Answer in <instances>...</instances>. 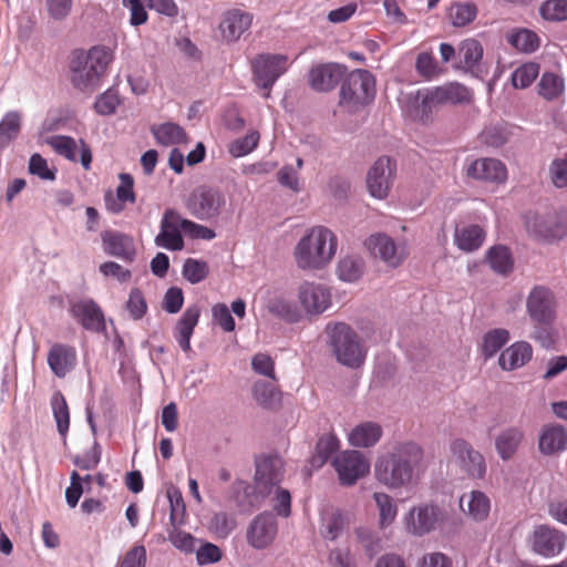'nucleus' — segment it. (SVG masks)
<instances>
[{
	"mask_svg": "<svg viewBox=\"0 0 567 567\" xmlns=\"http://www.w3.org/2000/svg\"><path fill=\"white\" fill-rule=\"evenodd\" d=\"M330 567H358L354 554L349 547H336L328 554Z\"/></svg>",
	"mask_w": 567,
	"mask_h": 567,
	"instance_id": "obj_58",
	"label": "nucleus"
},
{
	"mask_svg": "<svg viewBox=\"0 0 567 567\" xmlns=\"http://www.w3.org/2000/svg\"><path fill=\"white\" fill-rule=\"evenodd\" d=\"M539 12L545 20H567V0H547L540 6Z\"/></svg>",
	"mask_w": 567,
	"mask_h": 567,
	"instance_id": "obj_54",
	"label": "nucleus"
},
{
	"mask_svg": "<svg viewBox=\"0 0 567 567\" xmlns=\"http://www.w3.org/2000/svg\"><path fill=\"white\" fill-rule=\"evenodd\" d=\"M126 309L134 320H138L145 315L147 305L140 289L135 288L131 290L126 302Z\"/></svg>",
	"mask_w": 567,
	"mask_h": 567,
	"instance_id": "obj_63",
	"label": "nucleus"
},
{
	"mask_svg": "<svg viewBox=\"0 0 567 567\" xmlns=\"http://www.w3.org/2000/svg\"><path fill=\"white\" fill-rule=\"evenodd\" d=\"M509 42L513 47L523 52H533L539 45L538 37L536 33L526 29L511 34Z\"/></svg>",
	"mask_w": 567,
	"mask_h": 567,
	"instance_id": "obj_55",
	"label": "nucleus"
},
{
	"mask_svg": "<svg viewBox=\"0 0 567 567\" xmlns=\"http://www.w3.org/2000/svg\"><path fill=\"white\" fill-rule=\"evenodd\" d=\"M538 94L546 101L559 99L565 92V80L559 74L545 72L537 84Z\"/></svg>",
	"mask_w": 567,
	"mask_h": 567,
	"instance_id": "obj_37",
	"label": "nucleus"
},
{
	"mask_svg": "<svg viewBox=\"0 0 567 567\" xmlns=\"http://www.w3.org/2000/svg\"><path fill=\"white\" fill-rule=\"evenodd\" d=\"M485 238L484 230L478 225H467L455 229L454 241L456 246L466 252L478 249Z\"/></svg>",
	"mask_w": 567,
	"mask_h": 567,
	"instance_id": "obj_34",
	"label": "nucleus"
},
{
	"mask_svg": "<svg viewBox=\"0 0 567 567\" xmlns=\"http://www.w3.org/2000/svg\"><path fill=\"white\" fill-rule=\"evenodd\" d=\"M184 221L185 218L175 209H166L161 220L159 233L154 239L155 245L172 251L182 250L184 248L182 235V231L184 233Z\"/></svg>",
	"mask_w": 567,
	"mask_h": 567,
	"instance_id": "obj_14",
	"label": "nucleus"
},
{
	"mask_svg": "<svg viewBox=\"0 0 567 567\" xmlns=\"http://www.w3.org/2000/svg\"><path fill=\"white\" fill-rule=\"evenodd\" d=\"M532 549L543 557L559 555L567 543V535L549 525H538L532 535Z\"/></svg>",
	"mask_w": 567,
	"mask_h": 567,
	"instance_id": "obj_16",
	"label": "nucleus"
},
{
	"mask_svg": "<svg viewBox=\"0 0 567 567\" xmlns=\"http://www.w3.org/2000/svg\"><path fill=\"white\" fill-rule=\"evenodd\" d=\"M285 475V463L280 456L266 455L256 460L254 476L255 493L264 498L272 494L275 487L280 486Z\"/></svg>",
	"mask_w": 567,
	"mask_h": 567,
	"instance_id": "obj_7",
	"label": "nucleus"
},
{
	"mask_svg": "<svg viewBox=\"0 0 567 567\" xmlns=\"http://www.w3.org/2000/svg\"><path fill=\"white\" fill-rule=\"evenodd\" d=\"M539 65L537 63H525L518 66L512 74L511 81L516 89L528 87L537 78Z\"/></svg>",
	"mask_w": 567,
	"mask_h": 567,
	"instance_id": "obj_51",
	"label": "nucleus"
},
{
	"mask_svg": "<svg viewBox=\"0 0 567 567\" xmlns=\"http://www.w3.org/2000/svg\"><path fill=\"white\" fill-rule=\"evenodd\" d=\"M120 99L115 90H106L94 103L95 111L101 115H111L115 112Z\"/></svg>",
	"mask_w": 567,
	"mask_h": 567,
	"instance_id": "obj_60",
	"label": "nucleus"
},
{
	"mask_svg": "<svg viewBox=\"0 0 567 567\" xmlns=\"http://www.w3.org/2000/svg\"><path fill=\"white\" fill-rule=\"evenodd\" d=\"M199 315V307L190 306L184 311L183 316L177 321L175 327V339L184 352H189L192 350L190 338L198 323Z\"/></svg>",
	"mask_w": 567,
	"mask_h": 567,
	"instance_id": "obj_31",
	"label": "nucleus"
},
{
	"mask_svg": "<svg viewBox=\"0 0 567 567\" xmlns=\"http://www.w3.org/2000/svg\"><path fill=\"white\" fill-rule=\"evenodd\" d=\"M277 532L276 517L269 512H264L250 522L246 532V539L252 548L265 549L274 543Z\"/></svg>",
	"mask_w": 567,
	"mask_h": 567,
	"instance_id": "obj_17",
	"label": "nucleus"
},
{
	"mask_svg": "<svg viewBox=\"0 0 567 567\" xmlns=\"http://www.w3.org/2000/svg\"><path fill=\"white\" fill-rule=\"evenodd\" d=\"M396 165L386 157H379L367 175L368 190L374 198L383 199L389 195L395 176Z\"/></svg>",
	"mask_w": 567,
	"mask_h": 567,
	"instance_id": "obj_15",
	"label": "nucleus"
},
{
	"mask_svg": "<svg viewBox=\"0 0 567 567\" xmlns=\"http://www.w3.org/2000/svg\"><path fill=\"white\" fill-rule=\"evenodd\" d=\"M346 68L337 63L318 64L310 69L308 83L317 92L333 90L343 79Z\"/></svg>",
	"mask_w": 567,
	"mask_h": 567,
	"instance_id": "obj_22",
	"label": "nucleus"
},
{
	"mask_svg": "<svg viewBox=\"0 0 567 567\" xmlns=\"http://www.w3.org/2000/svg\"><path fill=\"white\" fill-rule=\"evenodd\" d=\"M113 59V50L105 45H95L87 52H74L70 63L73 86L82 92L95 91Z\"/></svg>",
	"mask_w": 567,
	"mask_h": 567,
	"instance_id": "obj_4",
	"label": "nucleus"
},
{
	"mask_svg": "<svg viewBox=\"0 0 567 567\" xmlns=\"http://www.w3.org/2000/svg\"><path fill=\"white\" fill-rule=\"evenodd\" d=\"M526 227L533 236L546 240L560 238L566 233V228L554 216H535L527 221Z\"/></svg>",
	"mask_w": 567,
	"mask_h": 567,
	"instance_id": "obj_32",
	"label": "nucleus"
},
{
	"mask_svg": "<svg viewBox=\"0 0 567 567\" xmlns=\"http://www.w3.org/2000/svg\"><path fill=\"white\" fill-rule=\"evenodd\" d=\"M21 131V115L17 111L4 114L0 121V150L14 141Z\"/></svg>",
	"mask_w": 567,
	"mask_h": 567,
	"instance_id": "obj_40",
	"label": "nucleus"
},
{
	"mask_svg": "<svg viewBox=\"0 0 567 567\" xmlns=\"http://www.w3.org/2000/svg\"><path fill=\"white\" fill-rule=\"evenodd\" d=\"M297 300L301 311L308 316H320L332 305L330 289L315 281H302L297 288Z\"/></svg>",
	"mask_w": 567,
	"mask_h": 567,
	"instance_id": "obj_10",
	"label": "nucleus"
},
{
	"mask_svg": "<svg viewBox=\"0 0 567 567\" xmlns=\"http://www.w3.org/2000/svg\"><path fill=\"white\" fill-rule=\"evenodd\" d=\"M340 442L334 435H323L316 444V452L310 458L315 468H320L331 455L339 449Z\"/></svg>",
	"mask_w": 567,
	"mask_h": 567,
	"instance_id": "obj_43",
	"label": "nucleus"
},
{
	"mask_svg": "<svg viewBox=\"0 0 567 567\" xmlns=\"http://www.w3.org/2000/svg\"><path fill=\"white\" fill-rule=\"evenodd\" d=\"M443 522L442 509L434 504L413 506L403 517L405 532L414 537H423L434 532Z\"/></svg>",
	"mask_w": 567,
	"mask_h": 567,
	"instance_id": "obj_8",
	"label": "nucleus"
},
{
	"mask_svg": "<svg viewBox=\"0 0 567 567\" xmlns=\"http://www.w3.org/2000/svg\"><path fill=\"white\" fill-rule=\"evenodd\" d=\"M76 352L73 347L55 343L48 353V364L58 378H64L75 365Z\"/></svg>",
	"mask_w": 567,
	"mask_h": 567,
	"instance_id": "obj_27",
	"label": "nucleus"
},
{
	"mask_svg": "<svg viewBox=\"0 0 567 567\" xmlns=\"http://www.w3.org/2000/svg\"><path fill=\"white\" fill-rule=\"evenodd\" d=\"M337 247V236L329 228L313 226L297 243L293 258L302 270H320L331 262Z\"/></svg>",
	"mask_w": 567,
	"mask_h": 567,
	"instance_id": "obj_3",
	"label": "nucleus"
},
{
	"mask_svg": "<svg viewBox=\"0 0 567 567\" xmlns=\"http://www.w3.org/2000/svg\"><path fill=\"white\" fill-rule=\"evenodd\" d=\"M209 268L206 261L188 258L183 266V276L190 284L195 285L208 276Z\"/></svg>",
	"mask_w": 567,
	"mask_h": 567,
	"instance_id": "obj_53",
	"label": "nucleus"
},
{
	"mask_svg": "<svg viewBox=\"0 0 567 567\" xmlns=\"http://www.w3.org/2000/svg\"><path fill=\"white\" fill-rule=\"evenodd\" d=\"M373 501L379 512L380 528L384 529L395 520L398 505L393 497L384 492L373 493Z\"/></svg>",
	"mask_w": 567,
	"mask_h": 567,
	"instance_id": "obj_38",
	"label": "nucleus"
},
{
	"mask_svg": "<svg viewBox=\"0 0 567 567\" xmlns=\"http://www.w3.org/2000/svg\"><path fill=\"white\" fill-rule=\"evenodd\" d=\"M332 465L341 485L351 486L370 472V461L359 451L347 450L338 454Z\"/></svg>",
	"mask_w": 567,
	"mask_h": 567,
	"instance_id": "obj_12",
	"label": "nucleus"
},
{
	"mask_svg": "<svg viewBox=\"0 0 567 567\" xmlns=\"http://www.w3.org/2000/svg\"><path fill=\"white\" fill-rule=\"evenodd\" d=\"M525 441V433L518 426L503 429L495 437V450L504 462L512 460Z\"/></svg>",
	"mask_w": 567,
	"mask_h": 567,
	"instance_id": "obj_26",
	"label": "nucleus"
},
{
	"mask_svg": "<svg viewBox=\"0 0 567 567\" xmlns=\"http://www.w3.org/2000/svg\"><path fill=\"white\" fill-rule=\"evenodd\" d=\"M259 138V133L251 131L246 136L233 141L228 145V152L233 157L246 156L258 146Z\"/></svg>",
	"mask_w": 567,
	"mask_h": 567,
	"instance_id": "obj_52",
	"label": "nucleus"
},
{
	"mask_svg": "<svg viewBox=\"0 0 567 567\" xmlns=\"http://www.w3.org/2000/svg\"><path fill=\"white\" fill-rule=\"evenodd\" d=\"M567 449V429L558 423L544 424L538 434V451L554 456Z\"/></svg>",
	"mask_w": 567,
	"mask_h": 567,
	"instance_id": "obj_24",
	"label": "nucleus"
},
{
	"mask_svg": "<svg viewBox=\"0 0 567 567\" xmlns=\"http://www.w3.org/2000/svg\"><path fill=\"white\" fill-rule=\"evenodd\" d=\"M288 69V56L284 54L264 53L256 56L252 62V72L256 84L266 90L269 96L271 86Z\"/></svg>",
	"mask_w": 567,
	"mask_h": 567,
	"instance_id": "obj_11",
	"label": "nucleus"
},
{
	"mask_svg": "<svg viewBox=\"0 0 567 567\" xmlns=\"http://www.w3.org/2000/svg\"><path fill=\"white\" fill-rule=\"evenodd\" d=\"M460 508L473 520L483 522L489 514L491 502L485 493L472 491L461 496Z\"/></svg>",
	"mask_w": 567,
	"mask_h": 567,
	"instance_id": "obj_29",
	"label": "nucleus"
},
{
	"mask_svg": "<svg viewBox=\"0 0 567 567\" xmlns=\"http://www.w3.org/2000/svg\"><path fill=\"white\" fill-rule=\"evenodd\" d=\"M364 246L374 257H379L392 268L399 267L406 257L404 248L398 247L390 236L382 233L368 237Z\"/></svg>",
	"mask_w": 567,
	"mask_h": 567,
	"instance_id": "obj_18",
	"label": "nucleus"
},
{
	"mask_svg": "<svg viewBox=\"0 0 567 567\" xmlns=\"http://www.w3.org/2000/svg\"><path fill=\"white\" fill-rule=\"evenodd\" d=\"M29 172L43 181H54L55 171L48 166L47 161L38 153L33 154L29 161Z\"/></svg>",
	"mask_w": 567,
	"mask_h": 567,
	"instance_id": "obj_62",
	"label": "nucleus"
},
{
	"mask_svg": "<svg viewBox=\"0 0 567 567\" xmlns=\"http://www.w3.org/2000/svg\"><path fill=\"white\" fill-rule=\"evenodd\" d=\"M236 518L226 512L215 513L208 523V529L218 538H226L236 528Z\"/></svg>",
	"mask_w": 567,
	"mask_h": 567,
	"instance_id": "obj_49",
	"label": "nucleus"
},
{
	"mask_svg": "<svg viewBox=\"0 0 567 567\" xmlns=\"http://www.w3.org/2000/svg\"><path fill=\"white\" fill-rule=\"evenodd\" d=\"M382 434V426L378 422L365 421L350 431L348 441L354 447H372L380 441Z\"/></svg>",
	"mask_w": 567,
	"mask_h": 567,
	"instance_id": "obj_30",
	"label": "nucleus"
},
{
	"mask_svg": "<svg viewBox=\"0 0 567 567\" xmlns=\"http://www.w3.org/2000/svg\"><path fill=\"white\" fill-rule=\"evenodd\" d=\"M437 106L432 90L423 89L408 95L405 112L413 121L426 125L433 121V111Z\"/></svg>",
	"mask_w": 567,
	"mask_h": 567,
	"instance_id": "obj_21",
	"label": "nucleus"
},
{
	"mask_svg": "<svg viewBox=\"0 0 567 567\" xmlns=\"http://www.w3.org/2000/svg\"><path fill=\"white\" fill-rule=\"evenodd\" d=\"M272 501V509L278 516L289 517L291 514V496L288 489L277 486L269 496Z\"/></svg>",
	"mask_w": 567,
	"mask_h": 567,
	"instance_id": "obj_56",
	"label": "nucleus"
},
{
	"mask_svg": "<svg viewBox=\"0 0 567 567\" xmlns=\"http://www.w3.org/2000/svg\"><path fill=\"white\" fill-rule=\"evenodd\" d=\"M476 16L477 7L470 1L454 3L450 8V19L454 27H465L474 21Z\"/></svg>",
	"mask_w": 567,
	"mask_h": 567,
	"instance_id": "obj_50",
	"label": "nucleus"
},
{
	"mask_svg": "<svg viewBox=\"0 0 567 567\" xmlns=\"http://www.w3.org/2000/svg\"><path fill=\"white\" fill-rule=\"evenodd\" d=\"M508 340L509 332L506 329H494L486 332L483 337L482 354L485 359L494 357Z\"/></svg>",
	"mask_w": 567,
	"mask_h": 567,
	"instance_id": "obj_46",
	"label": "nucleus"
},
{
	"mask_svg": "<svg viewBox=\"0 0 567 567\" xmlns=\"http://www.w3.org/2000/svg\"><path fill=\"white\" fill-rule=\"evenodd\" d=\"M70 313L87 331H105V319L101 307L93 299H82L71 303Z\"/></svg>",
	"mask_w": 567,
	"mask_h": 567,
	"instance_id": "obj_19",
	"label": "nucleus"
},
{
	"mask_svg": "<svg viewBox=\"0 0 567 567\" xmlns=\"http://www.w3.org/2000/svg\"><path fill=\"white\" fill-rule=\"evenodd\" d=\"M50 145L53 147V150L60 154L66 157L70 161L75 162L76 161V143L72 137L68 136H55L51 138Z\"/></svg>",
	"mask_w": 567,
	"mask_h": 567,
	"instance_id": "obj_61",
	"label": "nucleus"
},
{
	"mask_svg": "<svg viewBox=\"0 0 567 567\" xmlns=\"http://www.w3.org/2000/svg\"><path fill=\"white\" fill-rule=\"evenodd\" d=\"M439 105L467 102L471 97L468 90L460 83H447L431 89Z\"/></svg>",
	"mask_w": 567,
	"mask_h": 567,
	"instance_id": "obj_36",
	"label": "nucleus"
},
{
	"mask_svg": "<svg viewBox=\"0 0 567 567\" xmlns=\"http://www.w3.org/2000/svg\"><path fill=\"white\" fill-rule=\"evenodd\" d=\"M533 357V348L527 341H517L506 348L498 358L504 371H513L524 367Z\"/></svg>",
	"mask_w": 567,
	"mask_h": 567,
	"instance_id": "obj_28",
	"label": "nucleus"
},
{
	"mask_svg": "<svg viewBox=\"0 0 567 567\" xmlns=\"http://www.w3.org/2000/svg\"><path fill=\"white\" fill-rule=\"evenodd\" d=\"M254 398L264 408L274 409L281 402V392L275 385V381H258L252 389Z\"/></svg>",
	"mask_w": 567,
	"mask_h": 567,
	"instance_id": "obj_39",
	"label": "nucleus"
},
{
	"mask_svg": "<svg viewBox=\"0 0 567 567\" xmlns=\"http://www.w3.org/2000/svg\"><path fill=\"white\" fill-rule=\"evenodd\" d=\"M375 96V80L371 72L358 69L350 72L340 87V106L355 113L370 104Z\"/></svg>",
	"mask_w": 567,
	"mask_h": 567,
	"instance_id": "obj_6",
	"label": "nucleus"
},
{
	"mask_svg": "<svg viewBox=\"0 0 567 567\" xmlns=\"http://www.w3.org/2000/svg\"><path fill=\"white\" fill-rule=\"evenodd\" d=\"M453 462L472 478H483L486 473L484 456L464 439H455L450 445Z\"/></svg>",
	"mask_w": 567,
	"mask_h": 567,
	"instance_id": "obj_13",
	"label": "nucleus"
},
{
	"mask_svg": "<svg viewBox=\"0 0 567 567\" xmlns=\"http://www.w3.org/2000/svg\"><path fill=\"white\" fill-rule=\"evenodd\" d=\"M491 268L498 274H507L513 269L511 252L505 246H495L487 251Z\"/></svg>",
	"mask_w": 567,
	"mask_h": 567,
	"instance_id": "obj_48",
	"label": "nucleus"
},
{
	"mask_svg": "<svg viewBox=\"0 0 567 567\" xmlns=\"http://www.w3.org/2000/svg\"><path fill=\"white\" fill-rule=\"evenodd\" d=\"M466 176L472 179L504 183L507 178L506 166L496 158H477L466 165Z\"/></svg>",
	"mask_w": 567,
	"mask_h": 567,
	"instance_id": "obj_20",
	"label": "nucleus"
},
{
	"mask_svg": "<svg viewBox=\"0 0 567 567\" xmlns=\"http://www.w3.org/2000/svg\"><path fill=\"white\" fill-rule=\"evenodd\" d=\"M171 506L169 519L173 526L181 524L186 513L183 495L178 488L172 487L167 491Z\"/></svg>",
	"mask_w": 567,
	"mask_h": 567,
	"instance_id": "obj_57",
	"label": "nucleus"
},
{
	"mask_svg": "<svg viewBox=\"0 0 567 567\" xmlns=\"http://www.w3.org/2000/svg\"><path fill=\"white\" fill-rule=\"evenodd\" d=\"M526 313L533 324L532 338L542 347H551L555 341L554 323L557 317V299L554 291L543 285L534 286L526 298Z\"/></svg>",
	"mask_w": 567,
	"mask_h": 567,
	"instance_id": "obj_2",
	"label": "nucleus"
},
{
	"mask_svg": "<svg viewBox=\"0 0 567 567\" xmlns=\"http://www.w3.org/2000/svg\"><path fill=\"white\" fill-rule=\"evenodd\" d=\"M353 533L358 544L361 545L369 558H373L382 550V539L378 532L369 527L359 526L354 528Z\"/></svg>",
	"mask_w": 567,
	"mask_h": 567,
	"instance_id": "obj_42",
	"label": "nucleus"
},
{
	"mask_svg": "<svg viewBox=\"0 0 567 567\" xmlns=\"http://www.w3.org/2000/svg\"><path fill=\"white\" fill-rule=\"evenodd\" d=\"M51 405L59 433L65 437L70 426V413L66 401L61 392L52 395Z\"/></svg>",
	"mask_w": 567,
	"mask_h": 567,
	"instance_id": "obj_47",
	"label": "nucleus"
},
{
	"mask_svg": "<svg viewBox=\"0 0 567 567\" xmlns=\"http://www.w3.org/2000/svg\"><path fill=\"white\" fill-rule=\"evenodd\" d=\"M324 333L331 353L340 364L357 369L364 363L367 347L350 324L341 321L328 322Z\"/></svg>",
	"mask_w": 567,
	"mask_h": 567,
	"instance_id": "obj_5",
	"label": "nucleus"
},
{
	"mask_svg": "<svg viewBox=\"0 0 567 567\" xmlns=\"http://www.w3.org/2000/svg\"><path fill=\"white\" fill-rule=\"evenodd\" d=\"M364 271V261L358 256H346L337 266V275L346 282L358 281Z\"/></svg>",
	"mask_w": 567,
	"mask_h": 567,
	"instance_id": "obj_41",
	"label": "nucleus"
},
{
	"mask_svg": "<svg viewBox=\"0 0 567 567\" xmlns=\"http://www.w3.org/2000/svg\"><path fill=\"white\" fill-rule=\"evenodd\" d=\"M151 132L154 135L156 142L164 146L187 142V135L184 128L173 122L153 125L151 127Z\"/></svg>",
	"mask_w": 567,
	"mask_h": 567,
	"instance_id": "obj_35",
	"label": "nucleus"
},
{
	"mask_svg": "<svg viewBox=\"0 0 567 567\" xmlns=\"http://www.w3.org/2000/svg\"><path fill=\"white\" fill-rule=\"evenodd\" d=\"M423 449L414 442L395 444L374 464L375 480L389 489L411 488L423 474Z\"/></svg>",
	"mask_w": 567,
	"mask_h": 567,
	"instance_id": "obj_1",
	"label": "nucleus"
},
{
	"mask_svg": "<svg viewBox=\"0 0 567 567\" xmlns=\"http://www.w3.org/2000/svg\"><path fill=\"white\" fill-rule=\"evenodd\" d=\"M101 237L107 255L127 262L135 259L136 247L132 236L117 231H104Z\"/></svg>",
	"mask_w": 567,
	"mask_h": 567,
	"instance_id": "obj_25",
	"label": "nucleus"
},
{
	"mask_svg": "<svg viewBox=\"0 0 567 567\" xmlns=\"http://www.w3.org/2000/svg\"><path fill=\"white\" fill-rule=\"evenodd\" d=\"M254 16L240 9H231L224 13L219 23L223 39L228 42H236L250 29Z\"/></svg>",
	"mask_w": 567,
	"mask_h": 567,
	"instance_id": "obj_23",
	"label": "nucleus"
},
{
	"mask_svg": "<svg viewBox=\"0 0 567 567\" xmlns=\"http://www.w3.org/2000/svg\"><path fill=\"white\" fill-rule=\"evenodd\" d=\"M224 205V195L219 190L206 186L194 189L186 200L189 214L199 220L217 217Z\"/></svg>",
	"mask_w": 567,
	"mask_h": 567,
	"instance_id": "obj_9",
	"label": "nucleus"
},
{
	"mask_svg": "<svg viewBox=\"0 0 567 567\" xmlns=\"http://www.w3.org/2000/svg\"><path fill=\"white\" fill-rule=\"evenodd\" d=\"M266 309L270 315L287 323H298L303 319L301 309L280 296L270 298L266 303Z\"/></svg>",
	"mask_w": 567,
	"mask_h": 567,
	"instance_id": "obj_33",
	"label": "nucleus"
},
{
	"mask_svg": "<svg viewBox=\"0 0 567 567\" xmlns=\"http://www.w3.org/2000/svg\"><path fill=\"white\" fill-rule=\"evenodd\" d=\"M347 526V519L340 512H332L322 517L320 534L324 539L336 540Z\"/></svg>",
	"mask_w": 567,
	"mask_h": 567,
	"instance_id": "obj_45",
	"label": "nucleus"
},
{
	"mask_svg": "<svg viewBox=\"0 0 567 567\" xmlns=\"http://www.w3.org/2000/svg\"><path fill=\"white\" fill-rule=\"evenodd\" d=\"M146 560V548L143 545H134L124 555L120 567H145Z\"/></svg>",
	"mask_w": 567,
	"mask_h": 567,
	"instance_id": "obj_64",
	"label": "nucleus"
},
{
	"mask_svg": "<svg viewBox=\"0 0 567 567\" xmlns=\"http://www.w3.org/2000/svg\"><path fill=\"white\" fill-rule=\"evenodd\" d=\"M483 56V48L475 39L464 40L458 48L461 66L465 70H473Z\"/></svg>",
	"mask_w": 567,
	"mask_h": 567,
	"instance_id": "obj_44",
	"label": "nucleus"
},
{
	"mask_svg": "<svg viewBox=\"0 0 567 567\" xmlns=\"http://www.w3.org/2000/svg\"><path fill=\"white\" fill-rule=\"evenodd\" d=\"M549 176L555 187H567V153L550 163Z\"/></svg>",
	"mask_w": 567,
	"mask_h": 567,
	"instance_id": "obj_59",
	"label": "nucleus"
}]
</instances>
